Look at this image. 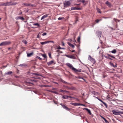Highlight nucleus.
Here are the masks:
<instances>
[{
	"label": "nucleus",
	"mask_w": 123,
	"mask_h": 123,
	"mask_svg": "<svg viewBox=\"0 0 123 123\" xmlns=\"http://www.w3.org/2000/svg\"><path fill=\"white\" fill-rule=\"evenodd\" d=\"M66 65L68 67H69L71 69L75 72H81V69H79V70L77 69L74 67L70 63H67V64Z\"/></svg>",
	"instance_id": "nucleus-1"
},
{
	"label": "nucleus",
	"mask_w": 123,
	"mask_h": 123,
	"mask_svg": "<svg viewBox=\"0 0 123 123\" xmlns=\"http://www.w3.org/2000/svg\"><path fill=\"white\" fill-rule=\"evenodd\" d=\"M107 55H108L109 56H110L111 57L113 58H115V57H114V56H112V55H110L109 54H107Z\"/></svg>",
	"instance_id": "nucleus-33"
},
{
	"label": "nucleus",
	"mask_w": 123,
	"mask_h": 123,
	"mask_svg": "<svg viewBox=\"0 0 123 123\" xmlns=\"http://www.w3.org/2000/svg\"><path fill=\"white\" fill-rule=\"evenodd\" d=\"M105 4L109 7H111V5L110 2L108 1H107L105 3Z\"/></svg>",
	"instance_id": "nucleus-12"
},
{
	"label": "nucleus",
	"mask_w": 123,
	"mask_h": 123,
	"mask_svg": "<svg viewBox=\"0 0 123 123\" xmlns=\"http://www.w3.org/2000/svg\"><path fill=\"white\" fill-rule=\"evenodd\" d=\"M64 7H67L71 5V3L68 1L66 0L63 2Z\"/></svg>",
	"instance_id": "nucleus-3"
},
{
	"label": "nucleus",
	"mask_w": 123,
	"mask_h": 123,
	"mask_svg": "<svg viewBox=\"0 0 123 123\" xmlns=\"http://www.w3.org/2000/svg\"><path fill=\"white\" fill-rule=\"evenodd\" d=\"M104 57L105 58H106L107 59H111V60H112V59H111V58H110V57H109L107 56H106L104 55Z\"/></svg>",
	"instance_id": "nucleus-35"
},
{
	"label": "nucleus",
	"mask_w": 123,
	"mask_h": 123,
	"mask_svg": "<svg viewBox=\"0 0 123 123\" xmlns=\"http://www.w3.org/2000/svg\"><path fill=\"white\" fill-rule=\"evenodd\" d=\"M47 34V33L46 32H44L42 34V35L43 36H44L46 35Z\"/></svg>",
	"instance_id": "nucleus-43"
},
{
	"label": "nucleus",
	"mask_w": 123,
	"mask_h": 123,
	"mask_svg": "<svg viewBox=\"0 0 123 123\" xmlns=\"http://www.w3.org/2000/svg\"><path fill=\"white\" fill-rule=\"evenodd\" d=\"M33 25L34 26H39L40 25L38 23H34L33 24Z\"/></svg>",
	"instance_id": "nucleus-29"
},
{
	"label": "nucleus",
	"mask_w": 123,
	"mask_h": 123,
	"mask_svg": "<svg viewBox=\"0 0 123 123\" xmlns=\"http://www.w3.org/2000/svg\"><path fill=\"white\" fill-rule=\"evenodd\" d=\"M77 78L78 79H81L83 80H85L82 77H81L80 76H78L77 77Z\"/></svg>",
	"instance_id": "nucleus-38"
},
{
	"label": "nucleus",
	"mask_w": 123,
	"mask_h": 123,
	"mask_svg": "<svg viewBox=\"0 0 123 123\" xmlns=\"http://www.w3.org/2000/svg\"><path fill=\"white\" fill-rule=\"evenodd\" d=\"M100 117L102 118H103L104 120L106 123H109L108 121L106 120V119L103 116H100Z\"/></svg>",
	"instance_id": "nucleus-15"
},
{
	"label": "nucleus",
	"mask_w": 123,
	"mask_h": 123,
	"mask_svg": "<svg viewBox=\"0 0 123 123\" xmlns=\"http://www.w3.org/2000/svg\"><path fill=\"white\" fill-rule=\"evenodd\" d=\"M11 43V42L8 41H7L1 43L0 44V46H3L7 45H9Z\"/></svg>",
	"instance_id": "nucleus-2"
},
{
	"label": "nucleus",
	"mask_w": 123,
	"mask_h": 123,
	"mask_svg": "<svg viewBox=\"0 0 123 123\" xmlns=\"http://www.w3.org/2000/svg\"><path fill=\"white\" fill-rule=\"evenodd\" d=\"M27 56L28 57H30L33 55V52L30 53H27Z\"/></svg>",
	"instance_id": "nucleus-13"
},
{
	"label": "nucleus",
	"mask_w": 123,
	"mask_h": 123,
	"mask_svg": "<svg viewBox=\"0 0 123 123\" xmlns=\"http://www.w3.org/2000/svg\"><path fill=\"white\" fill-rule=\"evenodd\" d=\"M17 4H18V3L16 2L12 3V2H11V5H12V6L15 5H16Z\"/></svg>",
	"instance_id": "nucleus-24"
},
{
	"label": "nucleus",
	"mask_w": 123,
	"mask_h": 123,
	"mask_svg": "<svg viewBox=\"0 0 123 123\" xmlns=\"http://www.w3.org/2000/svg\"><path fill=\"white\" fill-rule=\"evenodd\" d=\"M66 56L67 57L73 59H75L76 58L73 55H66Z\"/></svg>",
	"instance_id": "nucleus-10"
},
{
	"label": "nucleus",
	"mask_w": 123,
	"mask_h": 123,
	"mask_svg": "<svg viewBox=\"0 0 123 123\" xmlns=\"http://www.w3.org/2000/svg\"><path fill=\"white\" fill-rule=\"evenodd\" d=\"M114 20L116 22H117V21L118 22H119L120 21V20H118V19H116V18H114Z\"/></svg>",
	"instance_id": "nucleus-37"
},
{
	"label": "nucleus",
	"mask_w": 123,
	"mask_h": 123,
	"mask_svg": "<svg viewBox=\"0 0 123 123\" xmlns=\"http://www.w3.org/2000/svg\"><path fill=\"white\" fill-rule=\"evenodd\" d=\"M60 105H61L62 107L64 109H65L66 110L69 111L70 110V108L67 107L65 105H63L62 103H61Z\"/></svg>",
	"instance_id": "nucleus-5"
},
{
	"label": "nucleus",
	"mask_w": 123,
	"mask_h": 123,
	"mask_svg": "<svg viewBox=\"0 0 123 123\" xmlns=\"http://www.w3.org/2000/svg\"><path fill=\"white\" fill-rule=\"evenodd\" d=\"M80 37H78L77 40L78 42H79L80 41Z\"/></svg>",
	"instance_id": "nucleus-39"
},
{
	"label": "nucleus",
	"mask_w": 123,
	"mask_h": 123,
	"mask_svg": "<svg viewBox=\"0 0 123 123\" xmlns=\"http://www.w3.org/2000/svg\"><path fill=\"white\" fill-rule=\"evenodd\" d=\"M51 92H52L53 93H55V94H58L57 92L56 91H51Z\"/></svg>",
	"instance_id": "nucleus-41"
},
{
	"label": "nucleus",
	"mask_w": 123,
	"mask_h": 123,
	"mask_svg": "<svg viewBox=\"0 0 123 123\" xmlns=\"http://www.w3.org/2000/svg\"><path fill=\"white\" fill-rule=\"evenodd\" d=\"M48 54H49V57L50 58H51V54L50 53H49Z\"/></svg>",
	"instance_id": "nucleus-48"
},
{
	"label": "nucleus",
	"mask_w": 123,
	"mask_h": 123,
	"mask_svg": "<svg viewBox=\"0 0 123 123\" xmlns=\"http://www.w3.org/2000/svg\"><path fill=\"white\" fill-rule=\"evenodd\" d=\"M75 51L74 50H73L72 51V52H75Z\"/></svg>",
	"instance_id": "nucleus-62"
},
{
	"label": "nucleus",
	"mask_w": 123,
	"mask_h": 123,
	"mask_svg": "<svg viewBox=\"0 0 123 123\" xmlns=\"http://www.w3.org/2000/svg\"><path fill=\"white\" fill-rule=\"evenodd\" d=\"M37 58L39 59L40 60H42V59L39 56H37Z\"/></svg>",
	"instance_id": "nucleus-44"
},
{
	"label": "nucleus",
	"mask_w": 123,
	"mask_h": 123,
	"mask_svg": "<svg viewBox=\"0 0 123 123\" xmlns=\"http://www.w3.org/2000/svg\"><path fill=\"white\" fill-rule=\"evenodd\" d=\"M68 44L69 46L71 47L72 48H74V46L73 44H71V43L69 42L68 43Z\"/></svg>",
	"instance_id": "nucleus-18"
},
{
	"label": "nucleus",
	"mask_w": 123,
	"mask_h": 123,
	"mask_svg": "<svg viewBox=\"0 0 123 123\" xmlns=\"http://www.w3.org/2000/svg\"><path fill=\"white\" fill-rule=\"evenodd\" d=\"M111 52L112 53L115 54L116 52V50L114 49L111 51Z\"/></svg>",
	"instance_id": "nucleus-26"
},
{
	"label": "nucleus",
	"mask_w": 123,
	"mask_h": 123,
	"mask_svg": "<svg viewBox=\"0 0 123 123\" xmlns=\"http://www.w3.org/2000/svg\"><path fill=\"white\" fill-rule=\"evenodd\" d=\"M77 10H79L81 9L80 8L77 7Z\"/></svg>",
	"instance_id": "nucleus-54"
},
{
	"label": "nucleus",
	"mask_w": 123,
	"mask_h": 123,
	"mask_svg": "<svg viewBox=\"0 0 123 123\" xmlns=\"http://www.w3.org/2000/svg\"><path fill=\"white\" fill-rule=\"evenodd\" d=\"M64 92V90H63L62 89H60V92Z\"/></svg>",
	"instance_id": "nucleus-57"
},
{
	"label": "nucleus",
	"mask_w": 123,
	"mask_h": 123,
	"mask_svg": "<svg viewBox=\"0 0 123 123\" xmlns=\"http://www.w3.org/2000/svg\"><path fill=\"white\" fill-rule=\"evenodd\" d=\"M31 4H27V3H23V5H25L26 6H31Z\"/></svg>",
	"instance_id": "nucleus-17"
},
{
	"label": "nucleus",
	"mask_w": 123,
	"mask_h": 123,
	"mask_svg": "<svg viewBox=\"0 0 123 123\" xmlns=\"http://www.w3.org/2000/svg\"><path fill=\"white\" fill-rule=\"evenodd\" d=\"M16 20L20 19L22 20H24L25 18L23 17L18 16L16 17Z\"/></svg>",
	"instance_id": "nucleus-9"
},
{
	"label": "nucleus",
	"mask_w": 123,
	"mask_h": 123,
	"mask_svg": "<svg viewBox=\"0 0 123 123\" xmlns=\"http://www.w3.org/2000/svg\"><path fill=\"white\" fill-rule=\"evenodd\" d=\"M109 64H110V65L111 66H112L113 67H114V65L113 64V63L110 62H109Z\"/></svg>",
	"instance_id": "nucleus-32"
},
{
	"label": "nucleus",
	"mask_w": 123,
	"mask_h": 123,
	"mask_svg": "<svg viewBox=\"0 0 123 123\" xmlns=\"http://www.w3.org/2000/svg\"><path fill=\"white\" fill-rule=\"evenodd\" d=\"M117 67V64L116 63V65H114L113 67L114 68H116Z\"/></svg>",
	"instance_id": "nucleus-51"
},
{
	"label": "nucleus",
	"mask_w": 123,
	"mask_h": 123,
	"mask_svg": "<svg viewBox=\"0 0 123 123\" xmlns=\"http://www.w3.org/2000/svg\"><path fill=\"white\" fill-rule=\"evenodd\" d=\"M57 89L56 88H52V90H57Z\"/></svg>",
	"instance_id": "nucleus-53"
},
{
	"label": "nucleus",
	"mask_w": 123,
	"mask_h": 123,
	"mask_svg": "<svg viewBox=\"0 0 123 123\" xmlns=\"http://www.w3.org/2000/svg\"><path fill=\"white\" fill-rule=\"evenodd\" d=\"M22 42L25 44H26L27 43V42L25 40H23L22 41Z\"/></svg>",
	"instance_id": "nucleus-30"
},
{
	"label": "nucleus",
	"mask_w": 123,
	"mask_h": 123,
	"mask_svg": "<svg viewBox=\"0 0 123 123\" xmlns=\"http://www.w3.org/2000/svg\"><path fill=\"white\" fill-rule=\"evenodd\" d=\"M97 12H99V13H101V12L100 11V9H99V8H97Z\"/></svg>",
	"instance_id": "nucleus-31"
},
{
	"label": "nucleus",
	"mask_w": 123,
	"mask_h": 123,
	"mask_svg": "<svg viewBox=\"0 0 123 123\" xmlns=\"http://www.w3.org/2000/svg\"><path fill=\"white\" fill-rule=\"evenodd\" d=\"M80 1L81 2L84 4L85 3V0H80Z\"/></svg>",
	"instance_id": "nucleus-42"
},
{
	"label": "nucleus",
	"mask_w": 123,
	"mask_h": 123,
	"mask_svg": "<svg viewBox=\"0 0 123 123\" xmlns=\"http://www.w3.org/2000/svg\"><path fill=\"white\" fill-rule=\"evenodd\" d=\"M62 19V17H60L58 18V20H61Z\"/></svg>",
	"instance_id": "nucleus-47"
},
{
	"label": "nucleus",
	"mask_w": 123,
	"mask_h": 123,
	"mask_svg": "<svg viewBox=\"0 0 123 123\" xmlns=\"http://www.w3.org/2000/svg\"><path fill=\"white\" fill-rule=\"evenodd\" d=\"M71 104L72 105L75 106H78L79 105V104L77 103H71Z\"/></svg>",
	"instance_id": "nucleus-23"
},
{
	"label": "nucleus",
	"mask_w": 123,
	"mask_h": 123,
	"mask_svg": "<svg viewBox=\"0 0 123 123\" xmlns=\"http://www.w3.org/2000/svg\"><path fill=\"white\" fill-rule=\"evenodd\" d=\"M96 33L97 35L99 38L101 37V36L102 32L100 31H98L96 32Z\"/></svg>",
	"instance_id": "nucleus-7"
},
{
	"label": "nucleus",
	"mask_w": 123,
	"mask_h": 123,
	"mask_svg": "<svg viewBox=\"0 0 123 123\" xmlns=\"http://www.w3.org/2000/svg\"><path fill=\"white\" fill-rule=\"evenodd\" d=\"M88 59L93 63H95V61L94 59L90 55H89Z\"/></svg>",
	"instance_id": "nucleus-6"
},
{
	"label": "nucleus",
	"mask_w": 123,
	"mask_h": 123,
	"mask_svg": "<svg viewBox=\"0 0 123 123\" xmlns=\"http://www.w3.org/2000/svg\"><path fill=\"white\" fill-rule=\"evenodd\" d=\"M48 43V41L41 42L40 43L42 45H44Z\"/></svg>",
	"instance_id": "nucleus-20"
},
{
	"label": "nucleus",
	"mask_w": 123,
	"mask_h": 123,
	"mask_svg": "<svg viewBox=\"0 0 123 123\" xmlns=\"http://www.w3.org/2000/svg\"><path fill=\"white\" fill-rule=\"evenodd\" d=\"M54 63V61H52L47 62V64L49 66L51 65Z\"/></svg>",
	"instance_id": "nucleus-11"
},
{
	"label": "nucleus",
	"mask_w": 123,
	"mask_h": 123,
	"mask_svg": "<svg viewBox=\"0 0 123 123\" xmlns=\"http://www.w3.org/2000/svg\"><path fill=\"white\" fill-rule=\"evenodd\" d=\"M84 109L86 110V111H88V112L89 114L90 115H91L92 114L91 111L90 110L87 108H84Z\"/></svg>",
	"instance_id": "nucleus-14"
},
{
	"label": "nucleus",
	"mask_w": 123,
	"mask_h": 123,
	"mask_svg": "<svg viewBox=\"0 0 123 123\" xmlns=\"http://www.w3.org/2000/svg\"><path fill=\"white\" fill-rule=\"evenodd\" d=\"M67 88L70 90H74V88L73 87H67Z\"/></svg>",
	"instance_id": "nucleus-25"
},
{
	"label": "nucleus",
	"mask_w": 123,
	"mask_h": 123,
	"mask_svg": "<svg viewBox=\"0 0 123 123\" xmlns=\"http://www.w3.org/2000/svg\"><path fill=\"white\" fill-rule=\"evenodd\" d=\"M62 98H63L64 99H68V96H64L63 95L62 97Z\"/></svg>",
	"instance_id": "nucleus-19"
},
{
	"label": "nucleus",
	"mask_w": 123,
	"mask_h": 123,
	"mask_svg": "<svg viewBox=\"0 0 123 123\" xmlns=\"http://www.w3.org/2000/svg\"><path fill=\"white\" fill-rule=\"evenodd\" d=\"M100 21V20L98 19H96L95 20V21L97 23H98Z\"/></svg>",
	"instance_id": "nucleus-45"
},
{
	"label": "nucleus",
	"mask_w": 123,
	"mask_h": 123,
	"mask_svg": "<svg viewBox=\"0 0 123 123\" xmlns=\"http://www.w3.org/2000/svg\"><path fill=\"white\" fill-rule=\"evenodd\" d=\"M57 49H65V48H61L60 46H59L58 48H57Z\"/></svg>",
	"instance_id": "nucleus-34"
},
{
	"label": "nucleus",
	"mask_w": 123,
	"mask_h": 123,
	"mask_svg": "<svg viewBox=\"0 0 123 123\" xmlns=\"http://www.w3.org/2000/svg\"><path fill=\"white\" fill-rule=\"evenodd\" d=\"M32 74L33 75H37V76H41V75L39 74H38L37 73H32Z\"/></svg>",
	"instance_id": "nucleus-27"
},
{
	"label": "nucleus",
	"mask_w": 123,
	"mask_h": 123,
	"mask_svg": "<svg viewBox=\"0 0 123 123\" xmlns=\"http://www.w3.org/2000/svg\"><path fill=\"white\" fill-rule=\"evenodd\" d=\"M32 81H34L35 82H36V80H32Z\"/></svg>",
	"instance_id": "nucleus-63"
},
{
	"label": "nucleus",
	"mask_w": 123,
	"mask_h": 123,
	"mask_svg": "<svg viewBox=\"0 0 123 123\" xmlns=\"http://www.w3.org/2000/svg\"><path fill=\"white\" fill-rule=\"evenodd\" d=\"M64 92H67L68 93H69L70 92H69V91H66L65 90H64Z\"/></svg>",
	"instance_id": "nucleus-55"
},
{
	"label": "nucleus",
	"mask_w": 123,
	"mask_h": 123,
	"mask_svg": "<svg viewBox=\"0 0 123 123\" xmlns=\"http://www.w3.org/2000/svg\"><path fill=\"white\" fill-rule=\"evenodd\" d=\"M11 2H7L6 3L1 4V6H10L11 5Z\"/></svg>",
	"instance_id": "nucleus-8"
},
{
	"label": "nucleus",
	"mask_w": 123,
	"mask_h": 123,
	"mask_svg": "<svg viewBox=\"0 0 123 123\" xmlns=\"http://www.w3.org/2000/svg\"><path fill=\"white\" fill-rule=\"evenodd\" d=\"M104 104L105 105L106 107H107V104L105 103V102L103 101V102L102 103Z\"/></svg>",
	"instance_id": "nucleus-36"
},
{
	"label": "nucleus",
	"mask_w": 123,
	"mask_h": 123,
	"mask_svg": "<svg viewBox=\"0 0 123 123\" xmlns=\"http://www.w3.org/2000/svg\"><path fill=\"white\" fill-rule=\"evenodd\" d=\"M76 7H72L71 8V9L72 10H77Z\"/></svg>",
	"instance_id": "nucleus-28"
},
{
	"label": "nucleus",
	"mask_w": 123,
	"mask_h": 123,
	"mask_svg": "<svg viewBox=\"0 0 123 123\" xmlns=\"http://www.w3.org/2000/svg\"><path fill=\"white\" fill-rule=\"evenodd\" d=\"M68 98H72L71 97V96H68Z\"/></svg>",
	"instance_id": "nucleus-64"
},
{
	"label": "nucleus",
	"mask_w": 123,
	"mask_h": 123,
	"mask_svg": "<svg viewBox=\"0 0 123 123\" xmlns=\"http://www.w3.org/2000/svg\"><path fill=\"white\" fill-rule=\"evenodd\" d=\"M35 79H39L40 78L39 77H36V78H34Z\"/></svg>",
	"instance_id": "nucleus-60"
},
{
	"label": "nucleus",
	"mask_w": 123,
	"mask_h": 123,
	"mask_svg": "<svg viewBox=\"0 0 123 123\" xmlns=\"http://www.w3.org/2000/svg\"><path fill=\"white\" fill-rule=\"evenodd\" d=\"M47 17H48V15H43L41 18V20H42V19L46 18Z\"/></svg>",
	"instance_id": "nucleus-16"
},
{
	"label": "nucleus",
	"mask_w": 123,
	"mask_h": 123,
	"mask_svg": "<svg viewBox=\"0 0 123 123\" xmlns=\"http://www.w3.org/2000/svg\"><path fill=\"white\" fill-rule=\"evenodd\" d=\"M117 67V64L116 63V65H114L113 67L114 68H116Z\"/></svg>",
	"instance_id": "nucleus-52"
},
{
	"label": "nucleus",
	"mask_w": 123,
	"mask_h": 123,
	"mask_svg": "<svg viewBox=\"0 0 123 123\" xmlns=\"http://www.w3.org/2000/svg\"><path fill=\"white\" fill-rule=\"evenodd\" d=\"M48 43H49V42H51L52 43H54V42L53 41H48Z\"/></svg>",
	"instance_id": "nucleus-49"
},
{
	"label": "nucleus",
	"mask_w": 123,
	"mask_h": 123,
	"mask_svg": "<svg viewBox=\"0 0 123 123\" xmlns=\"http://www.w3.org/2000/svg\"><path fill=\"white\" fill-rule=\"evenodd\" d=\"M12 73V71H9L7 72L6 74L7 75H10Z\"/></svg>",
	"instance_id": "nucleus-22"
},
{
	"label": "nucleus",
	"mask_w": 123,
	"mask_h": 123,
	"mask_svg": "<svg viewBox=\"0 0 123 123\" xmlns=\"http://www.w3.org/2000/svg\"><path fill=\"white\" fill-rule=\"evenodd\" d=\"M62 82H63V83H65V84H66V83H67V82H66V81H64V80H63V81Z\"/></svg>",
	"instance_id": "nucleus-50"
},
{
	"label": "nucleus",
	"mask_w": 123,
	"mask_h": 123,
	"mask_svg": "<svg viewBox=\"0 0 123 123\" xmlns=\"http://www.w3.org/2000/svg\"><path fill=\"white\" fill-rule=\"evenodd\" d=\"M62 45L63 46H64V43L63 42H62Z\"/></svg>",
	"instance_id": "nucleus-61"
},
{
	"label": "nucleus",
	"mask_w": 123,
	"mask_h": 123,
	"mask_svg": "<svg viewBox=\"0 0 123 123\" xmlns=\"http://www.w3.org/2000/svg\"><path fill=\"white\" fill-rule=\"evenodd\" d=\"M19 66L22 67H23L26 66L27 65L26 64H20Z\"/></svg>",
	"instance_id": "nucleus-21"
},
{
	"label": "nucleus",
	"mask_w": 123,
	"mask_h": 123,
	"mask_svg": "<svg viewBox=\"0 0 123 123\" xmlns=\"http://www.w3.org/2000/svg\"><path fill=\"white\" fill-rule=\"evenodd\" d=\"M42 56L45 58L46 57V55L45 54H42Z\"/></svg>",
	"instance_id": "nucleus-40"
},
{
	"label": "nucleus",
	"mask_w": 123,
	"mask_h": 123,
	"mask_svg": "<svg viewBox=\"0 0 123 123\" xmlns=\"http://www.w3.org/2000/svg\"><path fill=\"white\" fill-rule=\"evenodd\" d=\"M113 114L115 115H120L123 114V112L119 111L117 110H113Z\"/></svg>",
	"instance_id": "nucleus-4"
},
{
	"label": "nucleus",
	"mask_w": 123,
	"mask_h": 123,
	"mask_svg": "<svg viewBox=\"0 0 123 123\" xmlns=\"http://www.w3.org/2000/svg\"><path fill=\"white\" fill-rule=\"evenodd\" d=\"M37 38H40V36L39 34H38L37 35Z\"/></svg>",
	"instance_id": "nucleus-56"
},
{
	"label": "nucleus",
	"mask_w": 123,
	"mask_h": 123,
	"mask_svg": "<svg viewBox=\"0 0 123 123\" xmlns=\"http://www.w3.org/2000/svg\"><path fill=\"white\" fill-rule=\"evenodd\" d=\"M68 40L69 41H72V40L71 39H68Z\"/></svg>",
	"instance_id": "nucleus-59"
},
{
	"label": "nucleus",
	"mask_w": 123,
	"mask_h": 123,
	"mask_svg": "<svg viewBox=\"0 0 123 123\" xmlns=\"http://www.w3.org/2000/svg\"><path fill=\"white\" fill-rule=\"evenodd\" d=\"M98 99L102 103L103 102V101L102 100H101V99Z\"/></svg>",
	"instance_id": "nucleus-58"
},
{
	"label": "nucleus",
	"mask_w": 123,
	"mask_h": 123,
	"mask_svg": "<svg viewBox=\"0 0 123 123\" xmlns=\"http://www.w3.org/2000/svg\"><path fill=\"white\" fill-rule=\"evenodd\" d=\"M79 105H81V106H85V105L84 104H79Z\"/></svg>",
	"instance_id": "nucleus-46"
}]
</instances>
